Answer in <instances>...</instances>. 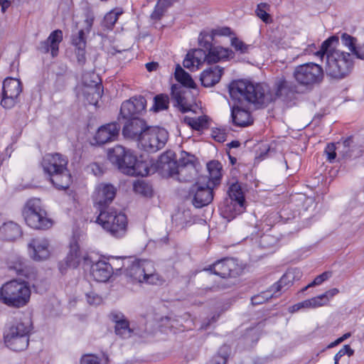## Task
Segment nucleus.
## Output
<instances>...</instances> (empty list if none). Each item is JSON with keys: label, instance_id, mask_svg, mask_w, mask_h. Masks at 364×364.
Masks as SVG:
<instances>
[{"label": "nucleus", "instance_id": "22", "mask_svg": "<svg viewBox=\"0 0 364 364\" xmlns=\"http://www.w3.org/2000/svg\"><path fill=\"white\" fill-rule=\"evenodd\" d=\"M63 39V31L56 29L50 33L46 40L41 41L37 46V50L43 54H50L53 58L56 57L59 52V45Z\"/></svg>", "mask_w": 364, "mask_h": 364}, {"label": "nucleus", "instance_id": "51", "mask_svg": "<svg viewBox=\"0 0 364 364\" xmlns=\"http://www.w3.org/2000/svg\"><path fill=\"white\" fill-rule=\"evenodd\" d=\"M229 130L225 128H215L212 130L213 138L218 142H224L226 140Z\"/></svg>", "mask_w": 364, "mask_h": 364}, {"label": "nucleus", "instance_id": "18", "mask_svg": "<svg viewBox=\"0 0 364 364\" xmlns=\"http://www.w3.org/2000/svg\"><path fill=\"white\" fill-rule=\"evenodd\" d=\"M205 269L223 278L236 277L242 272L241 267L232 258L218 260Z\"/></svg>", "mask_w": 364, "mask_h": 364}, {"label": "nucleus", "instance_id": "2", "mask_svg": "<svg viewBox=\"0 0 364 364\" xmlns=\"http://www.w3.org/2000/svg\"><path fill=\"white\" fill-rule=\"evenodd\" d=\"M228 89L233 100H245L253 104L257 108L267 107L272 102L269 86L266 83H253L248 80H238L232 81Z\"/></svg>", "mask_w": 364, "mask_h": 364}, {"label": "nucleus", "instance_id": "56", "mask_svg": "<svg viewBox=\"0 0 364 364\" xmlns=\"http://www.w3.org/2000/svg\"><path fill=\"white\" fill-rule=\"evenodd\" d=\"M80 364H106L101 358L94 355L82 356Z\"/></svg>", "mask_w": 364, "mask_h": 364}, {"label": "nucleus", "instance_id": "46", "mask_svg": "<svg viewBox=\"0 0 364 364\" xmlns=\"http://www.w3.org/2000/svg\"><path fill=\"white\" fill-rule=\"evenodd\" d=\"M114 331L117 335L122 338H127L132 336V329L129 328V322L127 319L115 324Z\"/></svg>", "mask_w": 364, "mask_h": 364}, {"label": "nucleus", "instance_id": "61", "mask_svg": "<svg viewBox=\"0 0 364 364\" xmlns=\"http://www.w3.org/2000/svg\"><path fill=\"white\" fill-rule=\"evenodd\" d=\"M215 37V36H228L231 34V29L229 27H221L210 31Z\"/></svg>", "mask_w": 364, "mask_h": 364}, {"label": "nucleus", "instance_id": "9", "mask_svg": "<svg viewBox=\"0 0 364 364\" xmlns=\"http://www.w3.org/2000/svg\"><path fill=\"white\" fill-rule=\"evenodd\" d=\"M97 222L114 237L122 236L127 225L126 215L117 212L114 208L101 210L97 218Z\"/></svg>", "mask_w": 364, "mask_h": 364}, {"label": "nucleus", "instance_id": "55", "mask_svg": "<svg viewBox=\"0 0 364 364\" xmlns=\"http://www.w3.org/2000/svg\"><path fill=\"white\" fill-rule=\"evenodd\" d=\"M9 267L10 269H14L18 274H24L26 267L25 262L21 259H18L15 262H11Z\"/></svg>", "mask_w": 364, "mask_h": 364}, {"label": "nucleus", "instance_id": "12", "mask_svg": "<svg viewBox=\"0 0 364 364\" xmlns=\"http://www.w3.org/2000/svg\"><path fill=\"white\" fill-rule=\"evenodd\" d=\"M228 198L224 202L223 212L227 217L234 218L245 210V198L241 185L238 182L232 183L228 191Z\"/></svg>", "mask_w": 364, "mask_h": 364}, {"label": "nucleus", "instance_id": "30", "mask_svg": "<svg viewBox=\"0 0 364 364\" xmlns=\"http://www.w3.org/2000/svg\"><path fill=\"white\" fill-rule=\"evenodd\" d=\"M171 95L175 101V106L178 107L182 113H186L191 110V106L187 103L181 85L177 84L172 85L171 87Z\"/></svg>", "mask_w": 364, "mask_h": 364}, {"label": "nucleus", "instance_id": "6", "mask_svg": "<svg viewBox=\"0 0 364 364\" xmlns=\"http://www.w3.org/2000/svg\"><path fill=\"white\" fill-rule=\"evenodd\" d=\"M22 215L26 225L35 230H48L53 225L39 198L28 200L23 208Z\"/></svg>", "mask_w": 364, "mask_h": 364}, {"label": "nucleus", "instance_id": "7", "mask_svg": "<svg viewBox=\"0 0 364 364\" xmlns=\"http://www.w3.org/2000/svg\"><path fill=\"white\" fill-rule=\"evenodd\" d=\"M31 290L27 283L11 280L0 289V299L9 306L20 308L29 301Z\"/></svg>", "mask_w": 364, "mask_h": 364}, {"label": "nucleus", "instance_id": "53", "mask_svg": "<svg viewBox=\"0 0 364 364\" xmlns=\"http://www.w3.org/2000/svg\"><path fill=\"white\" fill-rule=\"evenodd\" d=\"M337 144H328L324 150V154L326 156L327 160L332 162L336 159L337 154Z\"/></svg>", "mask_w": 364, "mask_h": 364}, {"label": "nucleus", "instance_id": "4", "mask_svg": "<svg viewBox=\"0 0 364 364\" xmlns=\"http://www.w3.org/2000/svg\"><path fill=\"white\" fill-rule=\"evenodd\" d=\"M127 274L139 283L152 285H161L163 277L155 269L153 262L148 259H139L132 257V261L127 265Z\"/></svg>", "mask_w": 364, "mask_h": 364}, {"label": "nucleus", "instance_id": "41", "mask_svg": "<svg viewBox=\"0 0 364 364\" xmlns=\"http://www.w3.org/2000/svg\"><path fill=\"white\" fill-rule=\"evenodd\" d=\"M296 274L299 275L300 272L298 269H293L287 272L279 279V281L272 286L274 293H278L284 285H287L295 279Z\"/></svg>", "mask_w": 364, "mask_h": 364}, {"label": "nucleus", "instance_id": "1", "mask_svg": "<svg viewBox=\"0 0 364 364\" xmlns=\"http://www.w3.org/2000/svg\"><path fill=\"white\" fill-rule=\"evenodd\" d=\"M196 157L186 151L181 152L178 161L172 151L162 154L157 161V166L168 176L180 182H190L197 174L195 165Z\"/></svg>", "mask_w": 364, "mask_h": 364}, {"label": "nucleus", "instance_id": "57", "mask_svg": "<svg viewBox=\"0 0 364 364\" xmlns=\"http://www.w3.org/2000/svg\"><path fill=\"white\" fill-rule=\"evenodd\" d=\"M355 38L353 36L348 35V33H343L341 35V42L342 43L348 47L349 50L351 51L355 49Z\"/></svg>", "mask_w": 364, "mask_h": 364}, {"label": "nucleus", "instance_id": "33", "mask_svg": "<svg viewBox=\"0 0 364 364\" xmlns=\"http://www.w3.org/2000/svg\"><path fill=\"white\" fill-rule=\"evenodd\" d=\"M338 43L339 38L337 36H332L323 42L320 46V58L322 61H323L326 56L329 55V54L341 52L336 49Z\"/></svg>", "mask_w": 364, "mask_h": 364}, {"label": "nucleus", "instance_id": "31", "mask_svg": "<svg viewBox=\"0 0 364 364\" xmlns=\"http://www.w3.org/2000/svg\"><path fill=\"white\" fill-rule=\"evenodd\" d=\"M124 174L132 176H146L149 173V166L146 161L138 160L136 156H134V161L126 168Z\"/></svg>", "mask_w": 364, "mask_h": 364}, {"label": "nucleus", "instance_id": "43", "mask_svg": "<svg viewBox=\"0 0 364 364\" xmlns=\"http://www.w3.org/2000/svg\"><path fill=\"white\" fill-rule=\"evenodd\" d=\"M49 247L50 242L44 237L32 238L28 243V248L32 250H47Z\"/></svg>", "mask_w": 364, "mask_h": 364}, {"label": "nucleus", "instance_id": "15", "mask_svg": "<svg viewBox=\"0 0 364 364\" xmlns=\"http://www.w3.org/2000/svg\"><path fill=\"white\" fill-rule=\"evenodd\" d=\"M22 92V83L16 78L7 77L3 82L1 105L5 109H11L18 101Z\"/></svg>", "mask_w": 364, "mask_h": 364}, {"label": "nucleus", "instance_id": "17", "mask_svg": "<svg viewBox=\"0 0 364 364\" xmlns=\"http://www.w3.org/2000/svg\"><path fill=\"white\" fill-rule=\"evenodd\" d=\"M117 193V188L110 183H100L93 194V201L99 212L111 208L109 205L114 200Z\"/></svg>", "mask_w": 364, "mask_h": 364}, {"label": "nucleus", "instance_id": "32", "mask_svg": "<svg viewBox=\"0 0 364 364\" xmlns=\"http://www.w3.org/2000/svg\"><path fill=\"white\" fill-rule=\"evenodd\" d=\"M207 168L209 173L207 183L218 186L220 183L222 177L221 171L223 166L218 161H211L207 164Z\"/></svg>", "mask_w": 364, "mask_h": 364}, {"label": "nucleus", "instance_id": "60", "mask_svg": "<svg viewBox=\"0 0 364 364\" xmlns=\"http://www.w3.org/2000/svg\"><path fill=\"white\" fill-rule=\"evenodd\" d=\"M50 252H31L30 257L36 262H41L48 259Z\"/></svg>", "mask_w": 364, "mask_h": 364}, {"label": "nucleus", "instance_id": "52", "mask_svg": "<svg viewBox=\"0 0 364 364\" xmlns=\"http://www.w3.org/2000/svg\"><path fill=\"white\" fill-rule=\"evenodd\" d=\"M339 290L337 288H333L325 293L320 294V306L328 304L329 300L338 294Z\"/></svg>", "mask_w": 364, "mask_h": 364}, {"label": "nucleus", "instance_id": "47", "mask_svg": "<svg viewBox=\"0 0 364 364\" xmlns=\"http://www.w3.org/2000/svg\"><path fill=\"white\" fill-rule=\"evenodd\" d=\"M277 296L278 294L277 293H274V290L271 287L269 289L263 291L258 295L252 296L251 301L253 305H259L268 301L269 299L272 297Z\"/></svg>", "mask_w": 364, "mask_h": 364}, {"label": "nucleus", "instance_id": "42", "mask_svg": "<svg viewBox=\"0 0 364 364\" xmlns=\"http://www.w3.org/2000/svg\"><path fill=\"white\" fill-rule=\"evenodd\" d=\"M170 100L166 94H159L154 97V105L151 110L155 112L166 110L169 107Z\"/></svg>", "mask_w": 364, "mask_h": 364}, {"label": "nucleus", "instance_id": "28", "mask_svg": "<svg viewBox=\"0 0 364 364\" xmlns=\"http://www.w3.org/2000/svg\"><path fill=\"white\" fill-rule=\"evenodd\" d=\"M207 63L214 64L232 56L233 52L222 46H213L207 50Z\"/></svg>", "mask_w": 364, "mask_h": 364}, {"label": "nucleus", "instance_id": "25", "mask_svg": "<svg viewBox=\"0 0 364 364\" xmlns=\"http://www.w3.org/2000/svg\"><path fill=\"white\" fill-rule=\"evenodd\" d=\"M89 263H93L92 265L91 273L93 278L99 282H105L108 281L112 274V269L109 262L105 259H99L93 262L90 259Z\"/></svg>", "mask_w": 364, "mask_h": 364}, {"label": "nucleus", "instance_id": "24", "mask_svg": "<svg viewBox=\"0 0 364 364\" xmlns=\"http://www.w3.org/2000/svg\"><path fill=\"white\" fill-rule=\"evenodd\" d=\"M120 125L112 122L101 126L95 134V139L98 144H104L114 140L119 135Z\"/></svg>", "mask_w": 364, "mask_h": 364}, {"label": "nucleus", "instance_id": "34", "mask_svg": "<svg viewBox=\"0 0 364 364\" xmlns=\"http://www.w3.org/2000/svg\"><path fill=\"white\" fill-rule=\"evenodd\" d=\"M209 118L206 115L198 117H190L186 116L183 118V122L191 127L193 129L202 132L208 128Z\"/></svg>", "mask_w": 364, "mask_h": 364}, {"label": "nucleus", "instance_id": "62", "mask_svg": "<svg viewBox=\"0 0 364 364\" xmlns=\"http://www.w3.org/2000/svg\"><path fill=\"white\" fill-rule=\"evenodd\" d=\"M109 318L115 323L117 324L124 320L127 319L124 315L121 312L112 311L109 314Z\"/></svg>", "mask_w": 364, "mask_h": 364}, {"label": "nucleus", "instance_id": "59", "mask_svg": "<svg viewBox=\"0 0 364 364\" xmlns=\"http://www.w3.org/2000/svg\"><path fill=\"white\" fill-rule=\"evenodd\" d=\"M87 302L91 305H99L102 302V298L94 291L86 294Z\"/></svg>", "mask_w": 364, "mask_h": 364}, {"label": "nucleus", "instance_id": "5", "mask_svg": "<svg viewBox=\"0 0 364 364\" xmlns=\"http://www.w3.org/2000/svg\"><path fill=\"white\" fill-rule=\"evenodd\" d=\"M323 67L320 65V76L323 71L331 78L341 79L347 76L353 66L352 54L346 52H336L324 58Z\"/></svg>", "mask_w": 364, "mask_h": 364}, {"label": "nucleus", "instance_id": "36", "mask_svg": "<svg viewBox=\"0 0 364 364\" xmlns=\"http://www.w3.org/2000/svg\"><path fill=\"white\" fill-rule=\"evenodd\" d=\"M336 144L338 153L343 157L350 156L351 153L355 146V143L353 136H349L343 141H338Z\"/></svg>", "mask_w": 364, "mask_h": 364}, {"label": "nucleus", "instance_id": "3", "mask_svg": "<svg viewBox=\"0 0 364 364\" xmlns=\"http://www.w3.org/2000/svg\"><path fill=\"white\" fill-rule=\"evenodd\" d=\"M68 164V158L58 153L47 154L43 157L41 166L43 171L58 189L65 190L72 183Z\"/></svg>", "mask_w": 364, "mask_h": 364}, {"label": "nucleus", "instance_id": "35", "mask_svg": "<svg viewBox=\"0 0 364 364\" xmlns=\"http://www.w3.org/2000/svg\"><path fill=\"white\" fill-rule=\"evenodd\" d=\"M103 86L101 82H97L93 87H89L85 92L87 101L93 105H97L103 95Z\"/></svg>", "mask_w": 364, "mask_h": 364}, {"label": "nucleus", "instance_id": "13", "mask_svg": "<svg viewBox=\"0 0 364 364\" xmlns=\"http://www.w3.org/2000/svg\"><path fill=\"white\" fill-rule=\"evenodd\" d=\"M94 22L93 14L87 11L84 21L85 28L79 30L71 36V43L75 47V53L79 65H84L86 63V33L91 31Z\"/></svg>", "mask_w": 364, "mask_h": 364}, {"label": "nucleus", "instance_id": "49", "mask_svg": "<svg viewBox=\"0 0 364 364\" xmlns=\"http://www.w3.org/2000/svg\"><path fill=\"white\" fill-rule=\"evenodd\" d=\"M189 53H191V56L196 63L197 68H198L199 65L204 62L207 63V50L203 48H198L190 51Z\"/></svg>", "mask_w": 364, "mask_h": 364}, {"label": "nucleus", "instance_id": "39", "mask_svg": "<svg viewBox=\"0 0 364 364\" xmlns=\"http://www.w3.org/2000/svg\"><path fill=\"white\" fill-rule=\"evenodd\" d=\"M231 352L228 345L222 346L216 355H215L207 364H226Z\"/></svg>", "mask_w": 364, "mask_h": 364}, {"label": "nucleus", "instance_id": "8", "mask_svg": "<svg viewBox=\"0 0 364 364\" xmlns=\"http://www.w3.org/2000/svg\"><path fill=\"white\" fill-rule=\"evenodd\" d=\"M31 323L28 319L14 322L4 334L6 346L14 351L26 350L29 343Z\"/></svg>", "mask_w": 364, "mask_h": 364}, {"label": "nucleus", "instance_id": "27", "mask_svg": "<svg viewBox=\"0 0 364 364\" xmlns=\"http://www.w3.org/2000/svg\"><path fill=\"white\" fill-rule=\"evenodd\" d=\"M231 119L234 125L241 127H247L253 123L250 112L238 106L232 107Z\"/></svg>", "mask_w": 364, "mask_h": 364}, {"label": "nucleus", "instance_id": "45", "mask_svg": "<svg viewBox=\"0 0 364 364\" xmlns=\"http://www.w3.org/2000/svg\"><path fill=\"white\" fill-rule=\"evenodd\" d=\"M133 188L135 193L144 196L150 197L152 196L151 186L144 180H138L134 182Z\"/></svg>", "mask_w": 364, "mask_h": 364}, {"label": "nucleus", "instance_id": "38", "mask_svg": "<svg viewBox=\"0 0 364 364\" xmlns=\"http://www.w3.org/2000/svg\"><path fill=\"white\" fill-rule=\"evenodd\" d=\"M175 78L182 85L194 88L195 82L191 78V75L186 72L180 65H177L175 70Z\"/></svg>", "mask_w": 364, "mask_h": 364}, {"label": "nucleus", "instance_id": "20", "mask_svg": "<svg viewBox=\"0 0 364 364\" xmlns=\"http://www.w3.org/2000/svg\"><path fill=\"white\" fill-rule=\"evenodd\" d=\"M318 77V65L314 63L297 66L294 72V77L301 85H309L316 82Z\"/></svg>", "mask_w": 364, "mask_h": 364}, {"label": "nucleus", "instance_id": "44", "mask_svg": "<svg viewBox=\"0 0 364 364\" xmlns=\"http://www.w3.org/2000/svg\"><path fill=\"white\" fill-rule=\"evenodd\" d=\"M214 36L211 31H202L198 36V44L201 48L208 50L213 46Z\"/></svg>", "mask_w": 364, "mask_h": 364}, {"label": "nucleus", "instance_id": "40", "mask_svg": "<svg viewBox=\"0 0 364 364\" xmlns=\"http://www.w3.org/2000/svg\"><path fill=\"white\" fill-rule=\"evenodd\" d=\"M318 306V296H314L311 299L299 302L289 307V312L295 313L301 309H313Z\"/></svg>", "mask_w": 364, "mask_h": 364}, {"label": "nucleus", "instance_id": "58", "mask_svg": "<svg viewBox=\"0 0 364 364\" xmlns=\"http://www.w3.org/2000/svg\"><path fill=\"white\" fill-rule=\"evenodd\" d=\"M166 9L163 7L158 1L155 6L154 11L151 14V18L154 21H159L164 16Z\"/></svg>", "mask_w": 364, "mask_h": 364}, {"label": "nucleus", "instance_id": "64", "mask_svg": "<svg viewBox=\"0 0 364 364\" xmlns=\"http://www.w3.org/2000/svg\"><path fill=\"white\" fill-rule=\"evenodd\" d=\"M191 55V53H188L186 57L183 61V65L186 68H191L192 67L196 66V63Z\"/></svg>", "mask_w": 364, "mask_h": 364}, {"label": "nucleus", "instance_id": "10", "mask_svg": "<svg viewBox=\"0 0 364 364\" xmlns=\"http://www.w3.org/2000/svg\"><path fill=\"white\" fill-rule=\"evenodd\" d=\"M168 139V132L162 127H149L139 141V146L145 151L155 153L163 149Z\"/></svg>", "mask_w": 364, "mask_h": 364}, {"label": "nucleus", "instance_id": "16", "mask_svg": "<svg viewBox=\"0 0 364 364\" xmlns=\"http://www.w3.org/2000/svg\"><path fill=\"white\" fill-rule=\"evenodd\" d=\"M133 152L122 145H116L107 150L109 161L122 173H126V168L134 161Z\"/></svg>", "mask_w": 364, "mask_h": 364}, {"label": "nucleus", "instance_id": "29", "mask_svg": "<svg viewBox=\"0 0 364 364\" xmlns=\"http://www.w3.org/2000/svg\"><path fill=\"white\" fill-rule=\"evenodd\" d=\"M21 235V227L12 221L5 223L0 227V238L1 240L14 241Z\"/></svg>", "mask_w": 364, "mask_h": 364}, {"label": "nucleus", "instance_id": "48", "mask_svg": "<svg viewBox=\"0 0 364 364\" xmlns=\"http://www.w3.org/2000/svg\"><path fill=\"white\" fill-rule=\"evenodd\" d=\"M270 6L267 3H260L257 5L255 13L257 16L265 23L272 21L270 15L267 13Z\"/></svg>", "mask_w": 364, "mask_h": 364}, {"label": "nucleus", "instance_id": "50", "mask_svg": "<svg viewBox=\"0 0 364 364\" xmlns=\"http://www.w3.org/2000/svg\"><path fill=\"white\" fill-rule=\"evenodd\" d=\"M119 14V13L114 11L107 13L104 17L103 26L111 30L117 22Z\"/></svg>", "mask_w": 364, "mask_h": 364}, {"label": "nucleus", "instance_id": "11", "mask_svg": "<svg viewBox=\"0 0 364 364\" xmlns=\"http://www.w3.org/2000/svg\"><path fill=\"white\" fill-rule=\"evenodd\" d=\"M298 93H299L298 86L283 75L277 76L274 80L272 90L269 88L272 102L277 99L286 103L291 102L296 99Z\"/></svg>", "mask_w": 364, "mask_h": 364}, {"label": "nucleus", "instance_id": "26", "mask_svg": "<svg viewBox=\"0 0 364 364\" xmlns=\"http://www.w3.org/2000/svg\"><path fill=\"white\" fill-rule=\"evenodd\" d=\"M223 74V68L215 65L203 71L200 80L203 86L210 87L219 82Z\"/></svg>", "mask_w": 364, "mask_h": 364}, {"label": "nucleus", "instance_id": "23", "mask_svg": "<svg viewBox=\"0 0 364 364\" xmlns=\"http://www.w3.org/2000/svg\"><path fill=\"white\" fill-rule=\"evenodd\" d=\"M82 261L89 264L90 257L87 252H69L67 256L59 262V271L62 274H65L68 269L76 268Z\"/></svg>", "mask_w": 364, "mask_h": 364}, {"label": "nucleus", "instance_id": "63", "mask_svg": "<svg viewBox=\"0 0 364 364\" xmlns=\"http://www.w3.org/2000/svg\"><path fill=\"white\" fill-rule=\"evenodd\" d=\"M70 250H80L82 247L79 238L73 237L69 244Z\"/></svg>", "mask_w": 364, "mask_h": 364}, {"label": "nucleus", "instance_id": "14", "mask_svg": "<svg viewBox=\"0 0 364 364\" xmlns=\"http://www.w3.org/2000/svg\"><path fill=\"white\" fill-rule=\"evenodd\" d=\"M215 188V186L207 182H196L188 192L193 205L197 208H200L210 204L214 198Z\"/></svg>", "mask_w": 364, "mask_h": 364}, {"label": "nucleus", "instance_id": "54", "mask_svg": "<svg viewBox=\"0 0 364 364\" xmlns=\"http://www.w3.org/2000/svg\"><path fill=\"white\" fill-rule=\"evenodd\" d=\"M231 46L234 47L237 51H240L241 53H247L250 48L249 45L245 44L236 37L231 39Z\"/></svg>", "mask_w": 364, "mask_h": 364}, {"label": "nucleus", "instance_id": "19", "mask_svg": "<svg viewBox=\"0 0 364 364\" xmlns=\"http://www.w3.org/2000/svg\"><path fill=\"white\" fill-rule=\"evenodd\" d=\"M146 100L145 97L141 95L135 96L122 104L119 114L125 119L138 117V114L146 111Z\"/></svg>", "mask_w": 364, "mask_h": 364}, {"label": "nucleus", "instance_id": "37", "mask_svg": "<svg viewBox=\"0 0 364 364\" xmlns=\"http://www.w3.org/2000/svg\"><path fill=\"white\" fill-rule=\"evenodd\" d=\"M105 260L107 262H109V265L112 267V271L114 269L120 270L122 268L127 269V265L129 264L132 261V257L109 256L105 258Z\"/></svg>", "mask_w": 364, "mask_h": 364}, {"label": "nucleus", "instance_id": "21", "mask_svg": "<svg viewBox=\"0 0 364 364\" xmlns=\"http://www.w3.org/2000/svg\"><path fill=\"white\" fill-rule=\"evenodd\" d=\"M149 127L145 120L139 117L128 119L122 129V134L125 138L139 141L144 133Z\"/></svg>", "mask_w": 364, "mask_h": 364}]
</instances>
